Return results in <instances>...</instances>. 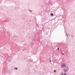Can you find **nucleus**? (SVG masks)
<instances>
[{
	"mask_svg": "<svg viewBox=\"0 0 75 75\" xmlns=\"http://www.w3.org/2000/svg\"><path fill=\"white\" fill-rule=\"evenodd\" d=\"M62 54L63 55H64V54H64V53H62Z\"/></svg>",
	"mask_w": 75,
	"mask_h": 75,
	"instance_id": "nucleus-10",
	"label": "nucleus"
},
{
	"mask_svg": "<svg viewBox=\"0 0 75 75\" xmlns=\"http://www.w3.org/2000/svg\"><path fill=\"white\" fill-rule=\"evenodd\" d=\"M74 17H75V16H74Z\"/></svg>",
	"mask_w": 75,
	"mask_h": 75,
	"instance_id": "nucleus-17",
	"label": "nucleus"
},
{
	"mask_svg": "<svg viewBox=\"0 0 75 75\" xmlns=\"http://www.w3.org/2000/svg\"><path fill=\"white\" fill-rule=\"evenodd\" d=\"M65 33H66V32H65Z\"/></svg>",
	"mask_w": 75,
	"mask_h": 75,
	"instance_id": "nucleus-16",
	"label": "nucleus"
},
{
	"mask_svg": "<svg viewBox=\"0 0 75 75\" xmlns=\"http://www.w3.org/2000/svg\"><path fill=\"white\" fill-rule=\"evenodd\" d=\"M50 15L51 16H53L54 15V14L52 13H51Z\"/></svg>",
	"mask_w": 75,
	"mask_h": 75,
	"instance_id": "nucleus-4",
	"label": "nucleus"
},
{
	"mask_svg": "<svg viewBox=\"0 0 75 75\" xmlns=\"http://www.w3.org/2000/svg\"><path fill=\"white\" fill-rule=\"evenodd\" d=\"M64 52H65V51H64Z\"/></svg>",
	"mask_w": 75,
	"mask_h": 75,
	"instance_id": "nucleus-18",
	"label": "nucleus"
},
{
	"mask_svg": "<svg viewBox=\"0 0 75 75\" xmlns=\"http://www.w3.org/2000/svg\"><path fill=\"white\" fill-rule=\"evenodd\" d=\"M57 50H59V48L58 47Z\"/></svg>",
	"mask_w": 75,
	"mask_h": 75,
	"instance_id": "nucleus-14",
	"label": "nucleus"
},
{
	"mask_svg": "<svg viewBox=\"0 0 75 75\" xmlns=\"http://www.w3.org/2000/svg\"><path fill=\"white\" fill-rule=\"evenodd\" d=\"M64 74H63V73H62V75H63Z\"/></svg>",
	"mask_w": 75,
	"mask_h": 75,
	"instance_id": "nucleus-13",
	"label": "nucleus"
},
{
	"mask_svg": "<svg viewBox=\"0 0 75 75\" xmlns=\"http://www.w3.org/2000/svg\"><path fill=\"white\" fill-rule=\"evenodd\" d=\"M28 10H29V11H30V12H31V13H32V11L29 9H28Z\"/></svg>",
	"mask_w": 75,
	"mask_h": 75,
	"instance_id": "nucleus-5",
	"label": "nucleus"
},
{
	"mask_svg": "<svg viewBox=\"0 0 75 75\" xmlns=\"http://www.w3.org/2000/svg\"><path fill=\"white\" fill-rule=\"evenodd\" d=\"M64 72H67V70H66V69H64Z\"/></svg>",
	"mask_w": 75,
	"mask_h": 75,
	"instance_id": "nucleus-2",
	"label": "nucleus"
},
{
	"mask_svg": "<svg viewBox=\"0 0 75 75\" xmlns=\"http://www.w3.org/2000/svg\"><path fill=\"white\" fill-rule=\"evenodd\" d=\"M66 34L67 36L68 37V35H67V33H66Z\"/></svg>",
	"mask_w": 75,
	"mask_h": 75,
	"instance_id": "nucleus-9",
	"label": "nucleus"
},
{
	"mask_svg": "<svg viewBox=\"0 0 75 75\" xmlns=\"http://www.w3.org/2000/svg\"><path fill=\"white\" fill-rule=\"evenodd\" d=\"M8 61L9 62H11V60H10V59H8Z\"/></svg>",
	"mask_w": 75,
	"mask_h": 75,
	"instance_id": "nucleus-6",
	"label": "nucleus"
},
{
	"mask_svg": "<svg viewBox=\"0 0 75 75\" xmlns=\"http://www.w3.org/2000/svg\"><path fill=\"white\" fill-rule=\"evenodd\" d=\"M50 62H51V58H50Z\"/></svg>",
	"mask_w": 75,
	"mask_h": 75,
	"instance_id": "nucleus-11",
	"label": "nucleus"
},
{
	"mask_svg": "<svg viewBox=\"0 0 75 75\" xmlns=\"http://www.w3.org/2000/svg\"><path fill=\"white\" fill-rule=\"evenodd\" d=\"M69 69V68L68 67V68H67V70H68Z\"/></svg>",
	"mask_w": 75,
	"mask_h": 75,
	"instance_id": "nucleus-15",
	"label": "nucleus"
},
{
	"mask_svg": "<svg viewBox=\"0 0 75 75\" xmlns=\"http://www.w3.org/2000/svg\"><path fill=\"white\" fill-rule=\"evenodd\" d=\"M14 69H16V70H17V69H18V68L17 67H15L14 68Z\"/></svg>",
	"mask_w": 75,
	"mask_h": 75,
	"instance_id": "nucleus-3",
	"label": "nucleus"
},
{
	"mask_svg": "<svg viewBox=\"0 0 75 75\" xmlns=\"http://www.w3.org/2000/svg\"><path fill=\"white\" fill-rule=\"evenodd\" d=\"M62 68H64V67H66V65L65 64H62L61 65Z\"/></svg>",
	"mask_w": 75,
	"mask_h": 75,
	"instance_id": "nucleus-1",
	"label": "nucleus"
},
{
	"mask_svg": "<svg viewBox=\"0 0 75 75\" xmlns=\"http://www.w3.org/2000/svg\"><path fill=\"white\" fill-rule=\"evenodd\" d=\"M71 37H72L73 38H74V36H73V35H71Z\"/></svg>",
	"mask_w": 75,
	"mask_h": 75,
	"instance_id": "nucleus-8",
	"label": "nucleus"
},
{
	"mask_svg": "<svg viewBox=\"0 0 75 75\" xmlns=\"http://www.w3.org/2000/svg\"><path fill=\"white\" fill-rule=\"evenodd\" d=\"M64 75H66V73H64Z\"/></svg>",
	"mask_w": 75,
	"mask_h": 75,
	"instance_id": "nucleus-12",
	"label": "nucleus"
},
{
	"mask_svg": "<svg viewBox=\"0 0 75 75\" xmlns=\"http://www.w3.org/2000/svg\"><path fill=\"white\" fill-rule=\"evenodd\" d=\"M54 72H56L57 71H56V70H54Z\"/></svg>",
	"mask_w": 75,
	"mask_h": 75,
	"instance_id": "nucleus-7",
	"label": "nucleus"
}]
</instances>
